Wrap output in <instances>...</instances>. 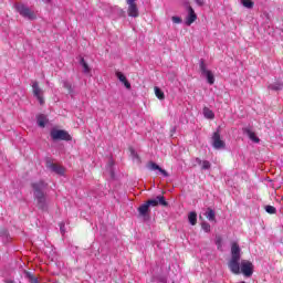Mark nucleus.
<instances>
[{"label":"nucleus","instance_id":"4468645a","mask_svg":"<svg viewBox=\"0 0 283 283\" xmlns=\"http://www.w3.org/2000/svg\"><path fill=\"white\" fill-rule=\"evenodd\" d=\"M138 213L140 218H144V220H149V206L147 205V202L143 203L138 208Z\"/></svg>","mask_w":283,"mask_h":283},{"label":"nucleus","instance_id":"bb28decb","mask_svg":"<svg viewBox=\"0 0 283 283\" xmlns=\"http://www.w3.org/2000/svg\"><path fill=\"white\" fill-rule=\"evenodd\" d=\"M201 228L202 230L206 232V233H209V231H211V224L207 223V222H203L201 224Z\"/></svg>","mask_w":283,"mask_h":283},{"label":"nucleus","instance_id":"c85d7f7f","mask_svg":"<svg viewBox=\"0 0 283 283\" xmlns=\"http://www.w3.org/2000/svg\"><path fill=\"white\" fill-rule=\"evenodd\" d=\"M265 211H266V213L273 214V213H275L276 209L273 206H266Z\"/></svg>","mask_w":283,"mask_h":283},{"label":"nucleus","instance_id":"9d476101","mask_svg":"<svg viewBox=\"0 0 283 283\" xmlns=\"http://www.w3.org/2000/svg\"><path fill=\"white\" fill-rule=\"evenodd\" d=\"M240 273H243L245 277H251L253 275V263L247 260L241 261Z\"/></svg>","mask_w":283,"mask_h":283},{"label":"nucleus","instance_id":"a211bd4d","mask_svg":"<svg viewBox=\"0 0 283 283\" xmlns=\"http://www.w3.org/2000/svg\"><path fill=\"white\" fill-rule=\"evenodd\" d=\"M207 220H209L210 222L216 221V211L211 208H208L206 213H205Z\"/></svg>","mask_w":283,"mask_h":283},{"label":"nucleus","instance_id":"c9c22d12","mask_svg":"<svg viewBox=\"0 0 283 283\" xmlns=\"http://www.w3.org/2000/svg\"><path fill=\"white\" fill-rule=\"evenodd\" d=\"M44 3H50V0H42Z\"/></svg>","mask_w":283,"mask_h":283},{"label":"nucleus","instance_id":"2f4dec72","mask_svg":"<svg viewBox=\"0 0 283 283\" xmlns=\"http://www.w3.org/2000/svg\"><path fill=\"white\" fill-rule=\"evenodd\" d=\"M60 231L62 233V235H65V223H60Z\"/></svg>","mask_w":283,"mask_h":283},{"label":"nucleus","instance_id":"ddd939ff","mask_svg":"<svg viewBox=\"0 0 283 283\" xmlns=\"http://www.w3.org/2000/svg\"><path fill=\"white\" fill-rule=\"evenodd\" d=\"M46 168L56 174L57 176H65V168L56 164L48 163Z\"/></svg>","mask_w":283,"mask_h":283},{"label":"nucleus","instance_id":"1a4fd4ad","mask_svg":"<svg viewBox=\"0 0 283 283\" xmlns=\"http://www.w3.org/2000/svg\"><path fill=\"white\" fill-rule=\"evenodd\" d=\"M146 203L148 207H158V205H160V207H169V202H167V199H165V196H161V195L146 201Z\"/></svg>","mask_w":283,"mask_h":283},{"label":"nucleus","instance_id":"f8f14e48","mask_svg":"<svg viewBox=\"0 0 283 283\" xmlns=\"http://www.w3.org/2000/svg\"><path fill=\"white\" fill-rule=\"evenodd\" d=\"M212 147L214 149H224L227 147V144L224 143V140H222L220 138V133L216 132L212 135Z\"/></svg>","mask_w":283,"mask_h":283},{"label":"nucleus","instance_id":"393cba45","mask_svg":"<svg viewBox=\"0 0 283 283\" xmlns=\"http://www.w3.org/2000/svg\"><path fill=\"white\" fill-rule=\"evenodd\" d=\"M130 156H132L133 160H137V163H140V157L138 156V153H136V150H134V148H130Z\"/></svg>","mask_w":283,"mask_h":283},{"label":"nucleus","instance_id":"39448f33","mask_svg":"<svg viewBox=\"0 0 283 283\" xmlns=\"http://www.w3.org/2000/svg\"><path fill=\"white\" fill-rule=\"evenodd\" d=\"M14 8L21 17H24V19H29L30 21L36 19V15L34 14V11H31L30 8H28L25 4H14Z\"/></svg>","mask_w":283,"mask_h":283},{"label":"nucleus","instance_id":"6ab92c4d","mask_svg":"<svg viewBox=\"0 0 283 283\" xmlns=\"http://www.w3.org/2000/svg\"><path fill=\"white\" fill-rule=\"evenodd\" d=\"M80 65H82L84 74H90L92 72V69L90 67L87 62H85V59H80Z\"/></svg>","mask_w":283,"mask_h":283},{"label":"nucleus","instance_id":"72a5a7b5","mask_svg":"<svg viewBox=\"0 0 283 283\" xmlns=\"http://www.w3.org/2000/svg\"><path fill=\"white\" fill-rule=\"evenodd\" d=\"M195 2L202 8V6H205V0H195Z\"/></svg>","mask_w":283,"mask_h":283},{"label":"nucleus","instance_id":"4c0bfd02","mask_svg":"<svg viewBox=\"0 0 283 283\" xmlns=\"http://www.w3.org/2000/svg\"><path fill=\"white\" fill-rule=\"evenodd\" d=\"M220 242H221V240H220V239H218V240H217V244H220Z\"/></svg>","mask_w":283,"mask_h":283},{"label":"nucleus","instance_id":"412c9836","mask_svg":"<svg viewBox=\"0 0 283 283\" xmlns=\"http://www.w3.org/2000/svg\"><path fill=\"white\" fill-rule=\"evenodd\" d=\"M203 115H205V118H209L210 120L216 118V114L213 113V111L207 107L203 108Z\"/></svg>","mask_w":283,"mask_h":283},{"label":"nucleus","instance_id":"58836bf2","mask_svg":"<svg viewBox=\"0 0 283 283\" xmlns=\"http://www.w3.org/2000/svg\"><path fill=\"white\" fill-rule=\"evenodd\" d=\"M111 175H112V176H114V172H113V171H111Z\"/></svg>","mask_w":283,"mask_h":283},{"label":"nucleus","instance_id":"dca6fc26","mask_svg":"<svg viewBox=\"0 0 283 283\" xmlns=\"http://www.w3.org/2000/svg\"><path fill=\"white\" fill-rule=\"evenodd\" d=\"M196 163L201 166V169L207 171V169H211V163L209 160H203L200 158H196Z\"/></svg>","mask_w":283,"mask_h":283},{"label":"nucleus","instance_id":"aec40b11","mask_svg":"<svg viewBox=\"0 0 283 283\" xmlns=\"http://www.w3.org/2000/svg\"><path fill=\"white\" fill-rule=\"evenodd\" d=\"M283 87V83L282 82H275L274 84H270L268 86V90H272L273 92H280Z\"/></svg>","mask_w":283,"mask_h":283},{"label":"nucleus","instance_id":"6e6552de","mask_svg":"<svg viewBox=\"0 0 283 283\" xmlns=\"http://www.w3.org/2000/svg\"><path fill=\"white\" fill-rule=\"evenodd\" d=\"M147 169H149V171H155L156 176H163V178H169V172H167V170L163 169L161 167L158 166V164L154 161H149L147 164Z\"/></svg>","mask_w":283,"mask_h":283},{"label":"nucleus","instance_id":"4be33fe9","mask_svg":"<svg viewBox=\"0 0 283 283\" xmlns=\"http://www.w3.org/2000/svg\"><path fill=\"white\" fill-rule=\"evenodd\" d=\"M245 134L253 143H260V138H258V136H255V133H253L251 129H245Z\"/></svg>","mask_w":283,"mask_h":283},{"label":"nucleus","instance_id":"20e7f679","mask_svg":"<svg viewBox=\"0 0 283 283\" xmlns=\"http://www.w3.org/2000/svg\"><path fill=\"white\" fill-rule=\"evenodd\" d=\"M50 136L52 140H66V142L72 140V136L70 135V133H67L64 129L53 128L51 129Z\"/></svg>","mask_w":283,"mask_h":283},{"label":"nucleus","instance_id":"473e14b6","mask_svg":"<svg viewBox=\"0 0 283 283\" xmlns=\"http://www.w3.org/2000/svg\"><path fill=\"white\" fill-rule=\"evenodd\" d=\"M123 83H124L126 90H132V84L127 80Z\"/></svg>","mask_w":283,"mask_h":283},{"label":"nucleus","instance_id":"5701e85b","mask_svg":"<svg viewBox=\"0 0 283 283\" xmlns=\"http://www.w3.org/2000/svg\"><path fill=\"white\" fill-rule=\"evenodd\" d=\"M39 127H45V124L48 123V118L44 115L38 116L36 120Z\"/></svg>","mask_w":283,"mask_h":283},{"label":"nucleus","instance_id":"a878e982","mask_svg":"<svg viewBox=\"0 0 283 283\" xmlns=\"http://www.w3.org/2000/svg\"><path fill=\"white\" fill-rule=\"evenodd\" d=\"M242 6L244 8H248V9L251 10V8H253V1H251V0H242Z\"/></svg>","mask_w":283,"mask_h":283},{"label":"nucleus","instance_id":"f257e3e1","mask_svg":"<svg viewBox=\"0 0 283 283\" xmlns=\"http://www.w3.org/2000/svg\"><path fill=\"white\" fill-rule=\"evenodd\" d=\"M34 200L39 209L42 211H48V197L45 196V190L48 189V184L44 181H36L32 184Z\"/></svg>","mask_w":283,"mask_h":283},{"label":"nucleus","instance_id":"7c9ffc66","mask_svg":"<svg viewBox=\"0 0 283 283\" xmlns=\"http://www.w3.org/2000/svg\"><path fill=\"white\" fill-rule=\"evenodd\" d=\"M171 21H172V23H182V19L180 17H176V15H174L171 18Z\"/></svg>","mask_w":283,"mask_h":283},{"label":"nucleus","instance_id":"2eb2a0df","mask_svg":"<svg viewBox=\"0 0 283 283\" xmlns=\"http://www.w3.org/2000/svg\"><path fill=\"white\" fill-rule=\"evenodd\" d=\"M62 87H64V90H67V92L71 96H74V87L72 86V83H70L66 80H63Z\"/></svg>","mask_w":283,"mask_h":283},{"label":"nucleus","instance_id":"7ed1b4c3","mask_svg":"<svg viewBox=\"0 0 283 283\" xmlns=\"http://www.w3.org/2000/svg\"><path fill=\"white\" fill-rule=\"evenodd\" d=\"M199 69L201 74L207 78L209 85H213V83H216V76H213V72H211V70L207 69V64L202 59L199 61Z\"/></svg>","mask_w":283,"mask_h":283},{"label":"nucleus","instance_id":"f03ea898","mask_svg":"<svg viewBox=\"0 0 283 283\" xmlns=\"http://www.w3.org/2000/svg\"><path fill=\"white\" fill-rule=\"evenodd\" d=\"M228 266L234 275H240V245L238 243L231 245V260Z\"/></svg>","mask_w":283,"mask_h":283},{"label":"nucleus","instance_id":"b1692460","mask_svg":"<svg viewBox=\"0 0 283 283\" xmlns=\"http://www.w3.org/2000/svg\"><path fill=\"white\" fill-rule=\"evenodd\" d=\"M155 95L157 96V98H159V101L165 99V93H163V91L158 86H155Z\"/></svg>","mask_w":283,"mask_h":283},{"label":"nucleus","instance_id":"f3484780","mask_svg":"<svg viewBox=\"0 0 283 283\" xmlns=\"http://www.w3.org/2000/svg\"><path fill=\"white\" fill-rule=\"evenodd\" d=\"M188 220L192 227H196V224L198 223V214L196 213V211L189 212Z\"/></svg>","mask_w":283,"mask_h":283},{"label":"nucleus","instance_id":"cd10ccee","mask_svg":"<svg viewBox=\"0 0 283 283\" xmlns=\"http://www.w3.org/2000/svg\"><path fill=\"white\" fill-rule=\"evenodd\" d=\"M116 76H117L118 81H120V83H124L127 81V77L120 72H117Z\"/></svg>","mask_w":283,"mask_h":283},{"label":"nucleus","instance_id":"c756f323","mask_svg":"<svg viewBox=\"0 0 283 283\" xmlns=\"http://www.w3.org/2000/svg\"><path fill=\"white\" fill-rule=\"evenodd\" d=\"M31 283H39V279L34 277L32 274H27Z\"/></svg>","mask_w":283,"mask_h":283},{"label":"nucleus","instance_id":"0eeeda50","mask_svg":"<svg viewBox=\"0 0 283 283\" xmlns=\"http://www.w3.org/2000/svg\"><path fill=\"white\" fill-rule=\"evenodd\" d=\"M31 87L34 98L39 101L40 105H45V99H43V90L39 86V82H32Z\"/></svg>","mask_w":283,"mask_h":283},{"label":"nucleus","instance_id":"9b49d317","mask_svg":"<svg viewBox=\"0 0 283 283\" xmlns=\"http://www.w3.org/2000/svg\"><path fill=\"white\" fill-rule=\"evenodd\" d=\"M127 6H128V17H132L133 19L138 18L139 12H138V6H136V0H126Z\"/></svg>","mask_w":283,"mask_h":283},{"label":"nucleus","instance_id":"e433bc0d","mask_svg":"<svg viewBox=\"0 0 283 283\" xmlns=\"http://www.w3.org/2000/svg\"><path fill=\"white\" fill-rule=\"evenodd\" d=\"M108 165H109V167H112V166L114 165V163H113V161H109Z\"/></svg>","mask_w":283,"mask_h":283},{"label":"nucleus","instance_id":"f704fd0d","mask_svg":"<svg viewBox=\"0 0 283 283\" xmlns=\"http://www.w3.org/2000/svg\"><path fill=\"white\" fill-rule=\"evenodd\" d=\"M1 238H8V231L6 230L1 231Z\"/></svg>","mask_w":283,"mask_h":283},{"label":"nucleus","instance_id":"ea45409f","mask_svg":"<svg viewBox=\"0 0 283 283\" xmlns=\"http://www.w3.org/2000/svg\"><path fill=\"white\" fill-rule=\"evenodd\" d=\"M7 283H14V282H12V281H9V282H7Z\"/></svg>","mask_w":283,"mask_h":283},{"label":"nucleus","instance_id":"423d86ee","mask_svg":"<svg viewBox=\"0 0 283 283\" xmlns=\"http://www.w3.org/2000/svg\"><path fill=\"white\" fill-rule=\"evenodd\" d=\"M185 8L188 12L185 23H186V25H192L193 23H196V20L198 19V14H196L193 7L191 4H189V2L185 3Z\"/></svg>","mask_w":283,"mask_h":283}]
</instances>
